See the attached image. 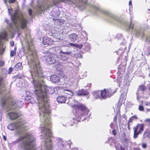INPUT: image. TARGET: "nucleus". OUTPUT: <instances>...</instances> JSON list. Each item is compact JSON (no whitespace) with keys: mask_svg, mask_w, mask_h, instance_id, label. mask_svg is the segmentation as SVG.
Segmentation results:
<instances>
[{"mask_svg":"<svg viewBox=\"0 0 150 150\" xmlns=\"http://www.w3.org/2000/svg\"><path fill=\"white\" fill-rule=\"evenodd\" d=\"M28 47L26 58L32 77L30 80L35 88L34 93L39 105L40 115V116H50L51 112L48 95L54 93V89L45 86V76L43 74L36 51L33 45L30 46L29 45Z\"/></svg>","mask_w":150,"mask_h":150,"instance_id":"nucleus-1","label":"nucleus"},{"mask_svg":"<svg viewBox=\"0 0 150 150\" xmlns=\"http://www.w3.org/2000/svg\"><path fill=\"white\" fill-rule=\"evenodd\" d=\"M24 122L19 120L15 123H12L7 127L8 129L14 130L16 129V134L20 136L17 141L20 142L21 147L24 150H35L34 148L35 139L29 133H26Z\"/></svg>","mask_w":150,"mask_h":150,"instance_id":"nucleus-2","label":"nucleus"},{"mask_svg":"<svg viewBox=\"0 0 150 150\" xmlns=\"http://www.w3.org/2000/svg\"><path fill=\"white\" fill-rule=\"evenodd\" d=\"M73 101L75 103L72 104V107L74 109L76 110L73 111L75 117H73V120L71 121L70 123H67L65 124L63 123V125L64 126L68 127L69 126H72L75 122L74 121L75 120H76L77 122L83 121L85 119V116L88 115L89 112V110L84 105L76 101L75 100H73Z\"/></svg>","mask_w":150,"mask_h":150,"instance_id":"nucleus-3","label":"nucleus"},{"mask_svg":"<svg viewBox=\"0 0 150 150\" xmlns=\"http://www.w3.org/2000/svg\"><path fill=\"white\" fill-rule=\"evenodd\" d=\"M90 6L91 9V12L94 14L98 15L99 13L104 14L108 17L107 21L108 22L112 23L114 21H118L125 27V29L129 31L130 30L131 21L129 23L126 21H121L116 16L106 10L93 5H91Z\"/></svg>","mask_w":150,"mask_h":150,"instance_id":"nucleus-4","label":"nucleus"},{"mask_svg":"<svg viewBox=\"0 0 150 150\" xmlns=\"http://www.w3.org/2000/svg\"><path fill=\"white\" fill-rule=\"evenodd\" d=\"M60 1L72 4L75 5L81 10L84 9L87 5L86 2L83 1V0H44L42 5L43 7V10L52 7L53 5L56 6Z\"/></svg>","mask_w":150,"mask_h":150,"instance_id":"nucleus-5","label":"nucleus"},{"mask_svg":"<svg viewBox=\"0 0 150 150\" xmlns=\"http://www.w3.org/2000/svg\"><path fill=\"white\" fill-rule=\"evenodd\" d=\"M1 105L3 108L8 111L16 108H21L23 105V102L21 100L15 101L10 96L4 97L1 99Z\"/></svg>","mask_w":150,"mask_h":150,"instance_id":"nucleus-6","label":"nucleus"},{"mask_svg":"<svg viewBox=\"0 0 150 150\" xmlns=\"http://www.w3.org/2000/svg\"><path fill=\"white\" fill-rule=\"evenodd\" d=\"M13 11V10L12 8L8 9V13L11 16L13 24L17 28L18 27H19L22 29H24L26 27L27 20L24 18H20L19 17H17L16 11L12 14Z\"/></svg>","mask_w":150,"mask_h":150,"instance_id":"nucleus-7","label":"nucleus"},{"mask_svg":"<svg viewBox=\"0 0 150 150\" xmlns=\"http://www.w3.org/2000/svg\"><path fill=\"white\" fill-rule=\"evenodd\" d=\"M7 33L4 31L0 33V55L3 54L5 50L6 46L2 41V39L7 40Z\"/></svg>","mask_w":150,"mask_h":150,"instance_id":"nucleus-8","label":"nucleus"},{"mask_svg":"<svg viewBox=\"0 0 150 150\" xmlns=\"http://www.w3.org/2000/svg\"><path fill=\"white\" fill-rule=\"evenodd\" d=\"M144 125L143 124H138L134 128V135L133 138L135 139L138 136V135L142 133L144 130Z\"/></svg>","mask_w":150,"mask_h":150,"instance_id":"nucleus-9","label":"nucleus"},{"mask_svg":"<svg viewBox=\"0 0 150 150\" xmlns=\"http://www.w3.org/2000/svg\"><path fill=\"white\" fill-rule=\"evenodd\" d=\"M132 33L138 37L142 38L144 36V34L143 31L140 28H134L132 25Z\"/></svg>","mask_w":150,"mask_h":150,"instance_id":"nucleus-10","label":"nucleus"},{"mask_svg":"<svg viewBox=\"0 0 150 150\" xmlns=\"http://www.w3.org/2000/svg\"><path fill=\"white\" fill-rule=\"evenodd\" d=\"M7 71L5 68H3L1 70V74H0V95L3 94V90L2 89L4 86L2 82L3 77L1 76V75L3 77H6L7 75Z\"/></svg>","mask_w":150,"mask_h":150,"instance_id":"nucleus-11","label":"nucleus"},{"mask_svg":"<svg viewBox=\"0 0 150 150\" xmlns=\"http://www.w3.org/2000/svg\"><path fill=\"white\" fill-rule=\"evenodd\" d=\"M58 56L56 54L50 55V56H44V57L46 60V63L50 64H55L56 62V58Z\"/></svg>","mask_w":150,"mask_h":150,"instance_id":"nucleus-12","label":"nucleus"},{"mask_svg":"<svg viewBox=\"0 0 150 150\" xmlns=\"http://www.w3.org/2000/svg\"><path fill=\"white\" fill-rule=\"evenodd\" d=\"M102 98H105L110 97L113 94L110 89H105L101 91Z\"/></svg>","mask_w":150,"mask_h":150,"instance_id":"nucleus-13","label":"nucleus"},{"mask_svg":"<svg viewBox=\"0 0 150 150\" xmlns=\"http://www.w3.org/2000/svg\"><path fill=\"white\" fill-rule=\"evenodd\" d=\"M7 115L10 119L13 120L18 118L21 115V114L20 112L16 111L8 112Z\"/></svg>","mask_w":150,"mask_h":150,"instance_id":"nucleus-14","label":"nucleus"},{"mask_svg":"<svg viewBox=\"0 0 150 150\" xmlns=\"http://www.w3.org/2000/svg\"><path fill=\"white\" fill-rule=\"evenodd\" d=\"M125 69L124 68L121 70L120 69H119L118 70V75L117 78V82L119 83V85H120V83H121L123 80L124 75V74Z\"/></svg>","mask_w":150,"mask_h":150,"instance_id":"nucleus-15","label":"nucleus"},{"mask_svg":"<svg viewBox=\"0 0 150 150\" xmlns=\"http://www.w3.org/2000/svg\"><path fill=\"white\" fill-rule=\"evenodd\" d=\"M60 54L58 56L57 58L62 61H65L68 59L67 56L70 54V53L68 52H63L60 50Z\"/></svg>","mask_w":150,"mask_h":150,"instance_id":"nucleus-16","label":"nucleus"},{"mask_svg":"<svg viewBox=\"0 0 150 150\" xmlns=\"http://www.w3.org/2000/svg\"><path fill=\"white\" fill-rule=\"evenodd\" d=\"M42 43L44 45H50L54 43L53 40L47 37L43 38Z\"/></svg>","mask_w":150,"mask_h":150,"instance_id":"nucleus-17","label":"nucleus"},{"mask_svg":"<svg viewBox=\"0 0 150 150\" xmlns=\"http://www.w3.org/2000/svg\"><path fill=\"white\" fill-rule=\"evenodd\" d=\"M57 144L58 147L61 149H63L64 146V142L61 138H58L57 139Z\"/></svg>","mask_w":150,"mask_h":150,"instance_id":"nucleus-18","label":"nucleus"},{"mask_svg":"<svg viewBox=\"0 0 150 150\" xmlns=\"http://www.w3.org/2000/svg\"><path fill=\"white\" fill-rule=\"evenodd\" d=\"M50 79L52 82L54 83L59 82L60 80L59 77L55 75L51 76L50 77Z\"/></svg>","mask_w":150,"mask_h":150,"instance_id":"nucleus-19","label":"nucleus"},{"mask_svg":"<svg viewBox=\"0 0 150 150\" xmlns=\"http://www.w3.org/2000/svg\"><path fill=\"white\" fill-rule=\"evenodd\" d=\"M125 133H124L123 134L122 137V143L124 144L125 146H127L129 144L128 143L129 142V140L128 139H127L125 137Z\"/></svg>","mask_w":150,"mask_h":150,"instance_id":"nucleus-20","label":"nucleus"},{"mask_svg":"<svg viewBox=\"0 0 150 150\" xmlns=\"http://www.w3.org/2000/svg\"><path fill=\"white\" fill-rule=\"evenodd\" d=\"M69 37L70 40L73 42H75L78 39V36L75 33H72L70 35Z\"/></svg>","mask_w":150,"mask_h":150,"instance_id":"nucleus-21","label":"nucleus"},{"mask_svg":"<svg viewBox=\"0 0 150 150\" xmlns=\"http://www.w3.org/2000/svg\"><path fill=\"white\" fill-rule=\"evenodd\" d=\"M93 95L96 98H102L101 92L100 91H95L93 92Z\"/></svg>","mask_w":150,"mask_h":150,"instance_id":"nucleus-22","label":"nucleus"},{"mask_svg":"<svg viewBox=\"0 0 150 150\" xmlns=\"http://www.w3.org/2000/svg\"><path fill=\"white\" fill-rule=\"evenodd\" d=\"M57 100L58 102L60 103H64L66 100L65 97L61 96H58Z\"/></svg>","mask_w":150,"mask_h":150,"instance_id":"nucleus-23","label":"nucleus"},{"mask_svg":"<svg viewBox=\"0 0 150 150\" xmlns=\"http://www.w3.org/2000/svg\"><path fill=\"white\" fill-rule=\"evenodd\" d=\"M88 93L87 91H85L83 89H82L78 91L77 95L78 96L82 95L86 96L87 95Z\"/></svg>","mask_w":150,"mask_h":150,"instance_id":"nucleus-24","label":"nucleus"},{"mask_svg":"<svg viewBox=\"0 0 150 150\" xmlns=\"http://www.w3.org/2000/svg\"><path fill=\"white\" fill-rule=\"evenodd\" d=\"M126 48L125 46L124 45H122V47L120 48V49L117 50L116 53L118 55H121L122 54H123L125 52V50Z\"/></svg>","mask_w":150,"mask_h":150,"instance_id":"nucleus-25","label":"nucleus"},{"mask_svg":"<svg viewBox=\"0 0 150 150\" xmlns=\"http://www.w3.org/2000/svg\"><path fill=\"white\" fill-rule=\"evenodd\" d=\"M91 48V46L89 43H85L84 45V49L86 51H89Z\"/></svg>","mask_w":150,"mask_h":150,"instance_id":"nucleus-26","label":"nucleus"},{"mask_svg":"<svg viewBox=\"0 0 150 150\" xmlns=\"http://www.w3.org/2000/svg\"><path fill=\"white\" fill-rule=\"evenodd\" d=\"M22 66V63L20 62L17 63L14 67L13 69H15V71H18L21 67Z\"/></svg>","mask_w":150,"mask_h":150,"instance_id":"nucleus-27","label":"nucleus"},{"mask_svg":"<svg viewBox=\"0 0 150 150\" xmlns=\"http://www.w3.org/2000/svg\"><path fill=\"white\" fill-rule=\"evenodd\" d=\"M64 93L67 94L68 95L70 96L71 97L73 96L74 94L71 91H69L68 90H64Z\"/></svg>","mask_w":150,"mask_h":150,"instance_id":"nucleus-28","label":"nucleus"},{"mask_svg":"<svg viewBox=\"0 0 150 150\" xmlns=\"http://www.w3.org/2000/svg\"><path fill=\"white\" fill-rule=\"evenodd\" d=\"M115 148L117 150H125L122 145L120 144L116 145Z\"/></svg>","mask_w":150,"mask_h":150,"instance_id":"nucleus-29","label":"nucleus"},{"mask_svg":"<svg viewBox=\"0 0 150 150\" xmlns=\"http://www.w3.org/2000/svg\"><path fill=\"white\" fill-rule=\"evenodd\" d=\"M146 87L145 86L141 85L139 86V89L141 91H145L146 90Z\"/></svg>","mask_w":150,"mask_h":150,"instance_id":"nucleus-30","label":"nucleus"},{"mask_svg":"<svg viewBox=\"0 0 150 150\" xmlns=\"http://www.w3.org/2000/svg\"><path fill=\"white\" fill-rule=\"evenodd\" d=\"M147 137L148 138H150V134L148 132H144L143 135V138H145Z\"/></svg>","mask_w":150,"mask_h":150,"instance_id":"nucleus-31","label":"nucleus"},{"mask_svg":"<svg viewBox=\"0 0 150 150\" xmlns=\"http://www.w3.org/2000/svg\"><path fill=\"white\" fill-rule=\"evenodd\" d=\"M124 82L126 84V85L127 86H129L130 85L131 82V80H129V78L127 79L126 80H124Z\"/></svg>","mask_w":150,"mask_h":150,"instance_id":"nucleus-32","label":"nucleus"},{"mask_svg":"<svg viewBox=\"0 0 150 150\" xmlns=\"http://www.w3.org/2000/svg\"><path fill=\"white\" fill-rule=\"evenodd\" d=\"M131 117H130L129 118V121L128 123V127L129 130L130 129V123L131 122Z\"/></svg>","mask_w":150,"mask_h":150,"instance_id":"nucleus-33","label":"nucleus"},{"mask_svg":"<svg viewBox=\"0 0 150 150\" xmlns=\"http://www.w3.org/2000/svg\"><path fill=\"white\" fill-rule=\"evenodd\" d=\"M55 12L53 11H51V13L52 15V16L54 17V16H59L58 14L57 15L55 13Z\"/></svg>","mask_w":150,"mask_h":150,"instance_id":"nucleus-34","label":"nucleus"},{"mask_svg":"<svg viewBox=\"0 0 150 150\" xmlns=\"http://www.w3.org/2000/svg\"><path fill=\"white\" fill-rule=\"evenodd\" d=\"M146 41L147 42H150V35H147L146 37Z\"/></svg>","mask_w":150,"mask_h":150,"instance_id":"nucleus-35","label":"nucleus"},{"mask_svg":"<svg viewBox=\"0 0 150 150\" xmlns=\"http://www.w3.org/2000/svg\"><path fill=\"white\" fill-rule=\"evenodd\" d=\"M5 62L4 61L0 60V66L2 67L4 65Z\"/></svg>","mask_w":150,"mask_h":150,"instance_id":"nucleus-36","label":"nucleus"},{"mask_svg":"<svg viewBox=\"0 0 150 150\" xmlns=\"http://www.w3.org/2000/svg\"><path fill=\"white\" fill-rule=\"evenodd\" d=\"M15 54V52L13 50H11L10 53V56L11 57H13Z\"/></svg>","mask_w":150,"mask_h":150,"instance_id":"nucleus-37","label":"nucleus"},{"mask_svg":"<svg viewBox=\"0 0 150 150\" xmlns=\"http://www.w3.org/2000/svg\"><path fill=\"white\" fill-rule=\"evenodd\" d=\"M17 0H8V2L10 4L16 2Z\"/></svg>","mask_w":150,"mask_h":150,"instance_id":"nucleus-38","label":"nucleus"},{"mask_svg":"<svg viewBox=\"0 0 150 150\" xmlns=\"http://www.w3.org/2000/svg\"><path fill=\"white\" fill-rule=\"evenodd\" d=\"M139 110L142 111L144 110V107L142 105H140L139 107Z\"/></svg>","mask_w":150,"mask_h":150,"instance_id":"nucleus-39","label":"nucleus"},{"mask_svg":"<svg viewBox=\"0 0 150 150\" xmlns=\"http://www.w3.org/2000/svg\"><path fill=\"white\" fill-rule=\"evenodd\" d=\"M28 12L29 15L32 16V11L31 9H28Z\"/></svg>","mask_w":150,"mask_h":150,"instance_id":"nucleus-40","label":"nucleus"},{"mask_svg":"<svg viewBox=\"0 0 150 150\" xmlns=\"http://www.w3.org/2000/svg\"><path fill=\"white\" fill-rule=\"evenodd\" d=\"M57 34L58 35L57 36H56V35L55 36V38L58 39L60 40V36L59 35V33H57V34Z\"/></svg>","mask_w":150,"mask_h":150,"instance_id":"nucleus-41","label":"nucleus"},{"mask_svg":"<svg viewBox=\"0 0 150 150\" xmlns=\"http://www.w3.org/2000/svg\"><path fill=\"white\" fill-rule=\"evenodd\" d=\"M76 46L77 47V48H79V49H81L82 47H83V45H76Z\"/></svg>","mask_w":150,"mask_h":150,"instance_id":"nucleus-42","label":"nucleus"},{"mask_svg":"<svg viewBox=\"0 0 150 150\" xmlns=\"http://www.w3.org/2000/svg\"><path fill=\"white\" fill-rule=\"evenodd\" d=\"M14 45V42L12 41L10 42V45L11 47H13Z\"/></svg>","mask_w":150,"mask_h":150,"instance_id":"nucleus-43","label":"nucleus"},{"mask_svg":"<svg viewBox=\"0 0 150 150\" xmlns=\"http://www.w3.org/2000/svg\"><path fill=\"white\" fill-rule=\"evenodd\" d=\"M12 68H11V67L9 68L8 69V73L9 74H10L11 73V72H12Z\"/></svg>","mask_w":150,"mask_h":150,"instance_id":"nucleus-44","label":"nucleus"},{"mask_svg":"<svg viewBox=\"0 0 150 150\" xmlns=\"http://www.w3.org/2000/svg\"><path fill=\"white\" fill-rule=\"evenodd\" d=\"M149 25H148V24H146V25L144 28V29L145 30H146V29H149Z\"/></svg>","mask_w":150,"mask_h":150,"instance_id":"nucleus-45","label":"nucleus"},{"mask_svg":"<svg viewBox=\"0 0 150 150\" xmlns=\"http://www.w3.org/2000/svg\"><path fill=\"white\" fill-rule=\"evenodd\" d=\"M62 64L60 62H57V64H56V65L57 67H59L62 65Z\"/></svg>","mask_w":150,"mask_h":150,"instance_id":"nucleus-46","label":"nucleus"},{"mask_svg":"<svg viewBox=\"0 0 150 150\" xmlns=\"http://www.w3.org/2000/svg\"><path fill=\"white\" fill-rule=\"evenodd\" d=\"M142 146L143 148H146L147 146L146 144L145 143H143L142 144Z\"/></svg>","mask_w":150,"mask_h":150,"instance_id":"nucleus-47","label":"nucleus"},{"mask_svg":"<svg viewBox=\"0 0 150 150\" xmlns=\"http://www.w3.org/2000/svg\"><path fill=\"white\" fill-rule=\"evenodd\" d=\"M121 105L120 103L118 104L117 107V110H118V111H119L120 109V107Z\"/></svg>","mask_w":150,"mask_h":150,"instance_id":"nucleus-48","label":"nucleus"},{"mask_svg":"<svg viewBox=\"0 0 150 150\" xmlns=\"http://www.w3.org/2000/svg\"><path fill=\"white\" fill-rule=\"evenodd\" d=\"M112 132L113 134L114 135H115L116 134V130L115 129L113 130L112 131Z\"/></svg>","mask_w":150,"mask_h":150,"instance_id":"nucleus-49","label":"nucleus"},{"mask_svg":"<svg viewBox=\"0 0 150 150\" xmlns=\"http://www.w3.org/2000/svg\"><path fill=\"white\" fill-rule=\"evenodd\" d=\"M135 119V120L137 119H138L136 115H134L132 117V119Z\"/></svg>","mask_w":150,"mask_h":150,"instance_id":"nucleus-50","label":"nucleus"},{"mask_svg":"<svg viewBox=\"0 0 150 150\" xmlns=\"http://www.w3.org/2000/svg\"><path fill=\"white\" fill-rule=\"evenodd\" d=\"M31 97H29L28 96L26 97L25 98V99L26 100H29L31 99Z\"/></svg>","mask_w":150,"mask_h":150,"instance_id":"nucleus-51","label":"nucleus"},{"mask_svg":"<svg viewBox=\"0 0 150 150\" xmlns=\"http://www.w3.org/2000/svg\"><path fill=\"white\" fill-rule=\"evenodd\" d=\"M82 55H81V54H79L78 56V57H77V58H82Z\"/></svg>","mask_w":150,"mask_h":150,"instance_id":"nucleus-52","label":"nucleus"},{"mask_svg":"<svg viewBox=\"0 0 150 150\" xmlns=\"http://www.w3.org/2000/svg\"><path fill=\"white\" fill-rule=\"evenodd\" d=\"M117 120V116H115L114 118V121H115L116 120Z\"/></svg>","mask_w":150,"mask_h":150,"instance_id":"nucleus-53","label":"nucleus"},{"mask_svg":"<svg viewBox=\"0 0 150 150\" xmlns=\"http://www.w3.org/2000/svg\"><path fill=\"white\" fill-rule=\"evenodd\" d=\"M145 121L146 122H149L150 123V119H147L146 120H145Z\"/></svg>","mask_w":150,"mask_h":150,"instance_id":"nucleus-54","label":"nucleus"},{"mask_svg":"<svg viewBox=\"0 0 150 150\" xmlns=\"http://www.w3.org/2000/svg\"><path fill=\"white\" fill-rule=\"evenodd\" d=\"M134 150H140V149L139 148H134Z\"/></svg>","mask_w":150,"mask_h":150,"instance_id":"nucleus-55","label":"nucleus"},{"mask_svg":"<svg viewBox=\"0 0 150 150\" xmlns=\"http://www.w3.org/2000/svg\"><path fill=\"white\" fill-rule=\"evenodd\" d=\"M70 45H72V46H75V44H74V43H71L70 44Z\"/></svg>","mask_w":150,"mask_h":150,"instance_id":"nucleus-56","label":"nucleus"},{"mask_svg":"<svg viewBox=\"0 0 150 150\" xmlns=\"http://www.w3.org/2000/svg\"><path fill=\"white\" fill-rule=\"evenodd\" d=\"M23 0V4H24L26 0Z\"/></svg>","mask_w":150,"mask_h":150,"instance_id":"nucleus-57","label":"nucleus"},{"mask_svg":"<svg viewBox=\"0 0 150 150\" xmlns=\"http://www.w3.org/2000/svg\"><path fill=\"white\" fill-rule=\"evenodd\" d=\"M66 96L67 97V98H69L71 97L69 95L67 96Z\"/></svg>","mask_w":150,"mask_h":150,"instance_id":"nucleus-58","label":"nucleus"},{"mask_svg":"<svg viewBox=\"0 0 150 150\" xmlns=\"http://www.w3.org/2000/svg\"><path fill=\"white\" fill-rule=\"evenodd\" d=\"M3 139H4L5 140H6V137L4 136H3Z\"/></svg>","mask_w":150,"mask_h":150,"instance_id":"nucleus-59","label":"nucleus"},{"mask_svg":"<svg viewBox=\"0 0 150 150\" xmlns=\"http://www.w3.org/2000/svg\"><path fill=\"white\" fill-rule=\"evenodd\" d=\"M113 125V123H111L110 124V127H111V128H112V126Z\"/></svg>","mask_w":150,"mask_h":150,"instance_id":"nucleus-60","label":"nucleus"},{"mask_svg":"<svg viewBox=\"0 0 150 150\" xmlns=\"http://www.w3.org/2000/svg\"><path fill=\"white\" fill-rule=\"evenodd\" d=\"M131 4V1H129V5H130Z\"/></svg>","mask_w":150,"mask_h":150,"instance_id":"nucleus-61","label":"nucleus"},{"mask_svg":"<svg viewBox=\"0 0 150 150\" xmlns=\"http://www.w3.org/2000/svg\"><path fill=\"white\" fill-rule=\"evenodd\" d=\"M5 21L6 22L8 23V20H5Z\"/></svg>","mask_w":150,"mask_h":150,"instance_id":"nucleus-62","label":"nucleus"},{"mask_svg":"<svg viewBox=\"0 0 150 150\" xmlns=\"http://www.w3.org/2000/svg\"><path fill=\"white\" fill-rule=\"evenodd\" d=\"M149 54H150V49L149 50Z\"/></svg>","mask_w":150,"mask_h":150,"instance_id":"nucleus-63","label":"nucleus"},{"mask_svg":"<svg viewBox=\"0 0 150 150\" xmlns=\"http://www.w3.org/2000/svg\"><path fill=\"white\" fill-rule=\"evenodd\" d=\"M120 58L118 57L117 58V60H118V61L120 60Z\"/></svg>","mask_w":150,"mask_h":150,"instance_id":"nucleus-64","label":"nucleus"}]
</instances>
